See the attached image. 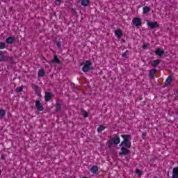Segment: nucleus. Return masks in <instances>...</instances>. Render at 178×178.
<instances>
[{
  "mask_svg": "<svg viewBox=\"0 0 178 178\" xmlns=\"http://www.w3.org/2000/svg\"><path fill=\"white\" fill-rule=\"evenodd\" d=\"M90 67H91L90 61L86 60L82 68L83 72H84V73H87V72H90Z\"/></svg>",
  "mask_w": 178,
  "mask_h": 178,
  "instance_id": "1",
  "label": "nucleus"
},
{
  "mask_svg": "<svg viewBox=\"0 0 178 178\" xmlns=\"http://www.w3.org/2000/svg\"><path fill=\"white\" fill-rule=\"evenodd\" d=\"M54 97V94L51 92H44V100L46 102H48V101H51L52 98Z\"/></svg>",
  "mask_w": 178,
  "mask_h": 178,
  "instance_id": "2",
  "label": "nucleus"
},
{
  "mask_svg": "<svg viewBox=\"0 0 178 178\" xmlns=\"http://www.w3.org/2000/svg\"><path fill=\"white\" fill-rule=\"evenodd\" d=\"M147 26L150 27L151 30H152V29H158V27H159V25L158 24V22H151L149 21H147Z\"/></svg>",
  "mask_w": 178,
  "mask_h": 178,
  "instance_id": "3",
  "label": "nucleus"
},
{
  "mask_svg": "<svg viewBox=\"0 0 178 178\" xmlns=\"http://www.w3.org/2000/svg\"><path fill=\"white\" fill-rule=\"evenodd\" d=\"M132 22L136 27H140V26H142L143 24V22H141V19L138 17L134 18Z\"/></svg>",
  "mask_w": 178,
  "mask_h": 178,
  "instance_id": "4",
  "label": "nucleus"
},
{
  "mask_svg": "<svg viewBox=\"0 0 178 178\" xmlns=\"http://www.w3.org/2000/svg\"><path fill=\"white\" fill-rule=\"evenodd\" d=\"M121 137L124 139V140L120 143V147H122V145H123L124 143L130 141L129 138L131 137V135H121Z\"/></svg>",
  "mask_w": 178,
  "mask_h": 178,
  "instance_id": "5",
  "label": "nucleus"
},
{
  "mask_svg": "<svg viewBox=\"0 0 178 178\" xmlns=\"http://www.w3.org/2000/svg\"><path fill=\"white\" fill-rule=\"evenodd\" d=\"M35 102V107L37 108L38 112H41L44 109V106L41 105V101L37 99Z\"/></svg>",
  "mask_w": 178,
  "mask_h": 178,
  "instance_id": "6",
  "label": "nucleus"
},
{
  "mask_svg": "<svg viewBox=\"0 0 178 178\" xmlns=\"http://www.w3.org/2000/svg\"><path fill=\"white\" fill-rule=\"evenodd\" d=\"M127 147H122L121 151L122 152L120 153V155H129L130 154V150L129 149H127Z\"/></svg>",
  "mask_w": 178,
  "mask_h": 178,
  "instance_id": "7",
  "label": "nucleus"
},
{
  "mask_svg": "<svg viewBox=\"0 0 178 178\" xmlns=\"http://www.w3.org/2000/svg\"><path fill=\"white\" fill-rule=\"evenodd\" d=\"M49 63H57L58 65H60V60L58 58L56 54L54 55V58L48 62Z\"/></svg>",
  "mask_w": 178,
  "mask_h": 178,
  "instance_id": "8",
  "label": "nucleus"
},
{
  "mask_svg": "<svg viewBox=\"0 0 178 178\" xmlns=\"http://www.w3.org/2000/svg\"><path fill=\"white\" fill-rule=\"evenodd\" d=\"M15 41H16V38L12 36H10L6 39V44H13Z\"/></svg>",
  "mask_w": 178,
  "mask_h": 178,
  "instance_id": "9",
  "label": "nucleus"
},
{
  "mask_svg": "<svg viewBox=\"0 0 178 178\" xmlns=\"http://www.w3.org/2000/svg\"><path fill=\"white\" fill-rule=\"evenodd\" d=\"M155 54L158 56H163V55H165V51H163V49H156L155 51Z\"/></svg>",
  "mask_w": 178,
  "mask_h": 178,
  "instance_id": "10",
  "label": "nucleus"
},
{
  "mask_svg": "<svg viewBox=\"0 0 178 178\" xmlns=\"http://www.w3.org/2000/svg\"><path fill=\"white\" fill-rule=\"evenodd\" d=\"M156 73H158V70L156 69H152L149 70V76L150 77V79H154V77L155 76Z\"/></svg>",
  "mask_w": 178,
  "mask_h": 178,
  "instance_id": "11",
  "label": "nucleus"
},
{
  "mask_svg": "<svg viewBox=\"0 0 178 178\" xmlns=\"http://www.w3.org/2000/svg\"><path fill=\"white\" fill-rule=\"evenodd\" d=\"M172 178H178V167H175L172 169Z\"/></svg>",
  "mask_w": 178,
  "mask_h": 178,
  "instance_id": "12",
  "label": "nucleus"
},
{
  "mask_svg": "<svg viewBox=\"0 0 178 178\" xmlns=\"http://www.w3.org/2000/svg\"><path fill=\"white\" fill-rule=\"evenodd\" d=\"M115 35L118 37V38H120L123 36V32L120 29H117L114 31Z\"/></svg>",
  "mask_w": 178,
  "mask_h": 178,
  "instance_id": "13",
  "label": "nucleus"
},
{
  "mask_svg": "<svg viewBox=\"0 0 178 178\" xmlns=\"http://www.w3.org/2000/svg\"><path fill=\"white\" fill-rule=\"evenodd\" d=\"M113 142V144L118 145V144L120 143V138L119 136H115L113 139H111Z\"/></svg>",
  "mask_w": 178,
  "mask_h": 178,
  "instance_id": "14",
  "label": "nucleus"
},
{
  "mask_svg": "<svg viewBox=\"0 0 178 178\" xmlns=\"http://www.w3.org/2000/svg\"><path fill=\"white\" fill-rule=\"evenodd\" d=\"M8 59H9L8 56H4L0 53V62H3L5 60H8Z\"/></svg>",
  "mask_w": 178,
  "mask_h": 178,
  "instance_id": "15",
  "label": "nucleus"
},
{
  "mask_svg": "<svg viewBox=\"0 0 178 178\" xmlns=\"http://www.w3.org/2000/svg\"><path fill=\"white\" fill-rule=\"evenodd\" d=\"M90 172L91 173L94 174L98 173V167L95 165L92 166V168H90Z\"/></svg>",
  "mask_w": 178,
  "mask_h": 178,
  "instance_id": "16",
  "label": "nucleus"
},
{
  "mask_svg": "<svg viewBox=\"0 0 178 178\" xmlns=\"http://www.w3.org/2000/svg\"><path fill=\"white\" fill-rule=\"evenodd\" d=\"M60 109H62V106L60 105V103L59 102H56V112L60 111Z\"/></svg>",
  "mask_w": 178,
  "mask_h": 178,
  "instance_id": "17",
  "label": "nucleus"
},
{
  "mask_svg": "<svg viewBox=\"0 0 178 178\" xmlns=\"http://www.w3.org/2000/svg\"><path fill=\"white\" fill-rule=\"evenodd\" d=\"M90 3V0H81V5H82V6H88Z\"/></svg>",
  "mask_w": 178,
  "mask_h": 178,
  "instance_id": "18",
  "label": "nucleus"
},
{
  "mask_svg": "<svg viewBox=\"0 0 178 178\" xmlns=\"http://www.w3.org/2000/svg\"><path fill=\"white\" fill-rule=\"evenodd\" d=\"M38 76V77H44V76H45V71H44V69L39 70Z\"/></svg>",
  "mask_w": 178,
  "mask_h": 178,
  "instance_id": "19",
  "label": "nucleus"
},
{
  "mask_svg": "<svg viewBox=\"0 0 178 178\" xmlns=\"http://www.w3.org/2000/svg\"><path fill=\"white\" fill-rule=\"evenodd\" d=\"M159 63H161V60H159V59L154 60L152 62V65L154 67H156V66H158V65H159Z\"/></svg>",
  "mask_w": 178,
  "mask_h": 178,
  "instance_id": "20",
  "label": "nucleus"
},
{
  "mask_svg": "<svg viewBox=\"0 0 178 178\" xmlns=\"http://www.w3.org/2000/svg\"><path fill=\"white\" fill-rule=\"evenodd\" d=\"M123 145L125 148H131V142L129 140L128 142L124 143Z\"/></svg>",
  "mask_w": 178,
  "mask_h": 178,
  "instance_id": "21",
  "label": "nucleus"
},
{
  "mask_svg": "<svg viewBox=\"0 0 178 178\" xmlns=\"http://www.w3.org/2000/svg\"><path fill=\"white\" fill-rule=\"evenodd\" d=\"M171 83H172V76H168L165 81V86H170Z\"/></svg>",
  "mask_w": 178,
  "mask_h": 178,
  "instance_id": "22",
  "label": "nucleus"
},
{
  "mask_svg": "<svg viewBox=\"0 0 178 178\" xmlns=\"http://www.w3.org/2000/svg\"><path fill=\"white\" fill-rule=\"evenodd\" d=\"M150 10H151V8H149V7H148V6L143 7V14L144 15H147V13H148V12H149Z\"/></svg>",
  "mask_w": 178,
  "mask_h": 178,
  "instance_id": "23",
  "label": "nucleus"
},
{
  "mask_svg": "<svg viewBox=\"0 0 178 178\" xmlns=\"http://www.w3.org/2000/svg\"><path fill=\"white\" fill-rule=\"evenodd\" d=\"M104 130H105V127H104V125H99L97 128L98 133H101V131H104Z\"/></svg>",
  "mask_w": 178,
  "mask_h": 178,
  "instance_id": "24",
  "label": "nucleus"
},
{
  "mask_svg": "<svg viewBox=\"0 0 178 178\" xmlns=\"http://www.w3.org/2000/svg\"><path fill=\"white\" fill-rule=\"evenodd\" d=\"M5 115H6V111H5L3 109H0V118H3Z\"/></svg>",
  "mask_w": 178,
  "mask_h": 178,
  "instance_id": "25",
  "label": "nucleus"
},
{
  "mask_svg": "<svg viewBox=\"0 0 178 178\" xmlns=\"http://www.w3.org/2000/svg\"><path fill=\"white\" fill-rule=\"evenodd\" d=\"M82 115L83 118H88V113L84 111V108H82Z\"/></svg>",
  "mask_w": 178,
  "mask_h": 178,
  "instance_id": "26",
  "label": "nucleus"
},
{
  "mask_svg": "<svg viewBox=\"0 0 178 178\" xmlns=\"http://www.w3.org/2000/svg\"><path fill=\"white\" fill-rule=\"evenodd\" d=\"M5 48H6L5 42H0V49H5Z\"/></svg>",
  "mask_w": 178,
  "mask_h": 178,
  "instance_id": "27",
  "label": "nucleus"
},
{
  "mask_svg": "<svg viewBox=\"0 0 178 178\" xmlns=\"http://www.w3.org/2000/svg\"><path fill=\"white\" fill-rule=\"evenodd\" d=\"M136 175H138V176H142L143 175V171H141L140 169L137 168L136 170Z\"/></svg>",
  "mask_w": 178,
  "mask_h": 178,
  "instance_id": "28",
  "label": "nucleus"
},
{
  "mask_svg": "<svg viewBox=\"0 0 178 178\" xmlns=\"http://www.w3.org/2000/svg\"><path fill=\"white\" fill-rule=\"evenodd\" d=\"M22 91H23V86L17 87V88H16V92H22Z\"/></svg>",
  "mask_w": 178,
  "mask_h": 178,
  "instance_id": "29",
  "label": "nucleus"
},
{
  "mask_svg": "<svg viewBox=\"0 0 178 178\" xmlns=\"http://www.w3.org/2000/svg\"><path fill=\"white\" fill-rule=\"evenodd\" d=\"M112 145H113V140L111 139L108 140V148H112Z\"/></svg>",
  "mask_w": 178,
  "mask_h": 178,
  "instance_id": "30",
  "label": "nucleus"
},
{
  "mask_svg": "<svg viewBox=\"0 0 178 178\" xmlns=\"http://www.w3.org/2000/svg\"><path fill=\"white\" fill-rule=\"evenodd\" d=\"M56 45L58 47V48H60V47H62L60 42H59L58 40H56Z\"/></svg>",
  "mask_w": 178,
  "mask_h": 178,
  "instance_id": "31",
  "label": "nucleus"
},
{
  "mask_svg": "<svg viewBox=\"0 0 178 178\" xmlns=\"http://www.w3.org/2000/svg\"><path fill=\"white\" fill-rule=\"evenodd\" d=\"M61 3H62V0H56V1H55V4H56V5L59 6V5H60Z\"/></svg>",
  "mask_w": 178,
  "mask_h": 178,
  "instance_id": "32",
  "label": "nucleus"
},
{
  "mask_svg": "<svg viewBox=\"0 0 178 178\" xmlns=\"http://www.w3.org/2000/svg\"><path fill=\"white\" fill-rule=\"evenodd\" d=\"M129 53V50H127L126 52L122 54V58H127V54Z\"/></svg>",
  "mask_w": 178,
  "mask_h": 178,
  "instance_id": "33",
  "label": "nucleus"
},
{
  "mask_svg": "<svg viewBox=\"0 0 178 178\" xmlns=\"http://www.w3.org/2000/svg\"><path fill=\"white\" fill-rule=\"evenodd\" d=\"M145 137H147V132H143L142 133V138L143 140H145Z\"/></svg>",
  "mask_w": 178,
  "mask_h": 178,
  "instance_id": "34",
  "label": "nucleus"
},
{
  "mask_svg": "<svg viewBox=\"0 0 178 178\" xmlns=\"http://www.w3.org/2000/svg\"><path fill=\"white\" fill-rule=\"evenodd\" d=\"M6 155L5 154L1 155V159H3V161H6Z\"/></svg>",
  "mask_w": 178,
  "mask_h": 178,
  "instance_id": "35",
  "label": "nucleus"
},
{
  "mask_svg": "<svg viewBox=\"0 0 178 178\" xmlns=\"http://www.w3.org/2000/svg\"><path fill=\"white\" fill-rule=\"evenodd\" d=\"M143 49H147V44H144L143 46Z\"/></svg>",
  "mask_w": 178,
  "mask_h": 178,
  "instance_id": "36",
  "label": "nucleus"
},
{
  "mask_svg": "<svg viewBox=\"0 0 178 178\" xmlns=\"http://www.w3.org/2000/svg\"><path fill=\"white\" fill-rule=\"evenodd\" d=\"M1 173H2V171L0 170V175H1Z\"/></svg>",
  "mask_w": 178,
  "mask_h": 178,
  "instance_id": "37",
  "label": "nucleus"
},
{
  "mask_svg": "<svg viewBox=\"0 0 178 178\" xmlns=\"http://www.w3.org/2000/svg\"><path fill=\"white\" fill-rule=\"evenodd\" d=\"M123 42H126V40H123Z\"/></svg>",
  "mask_w": 178,
  "mask_h": 178,
  "instance_id": "38",
  "label": "nucleus"
}]
</instances>
